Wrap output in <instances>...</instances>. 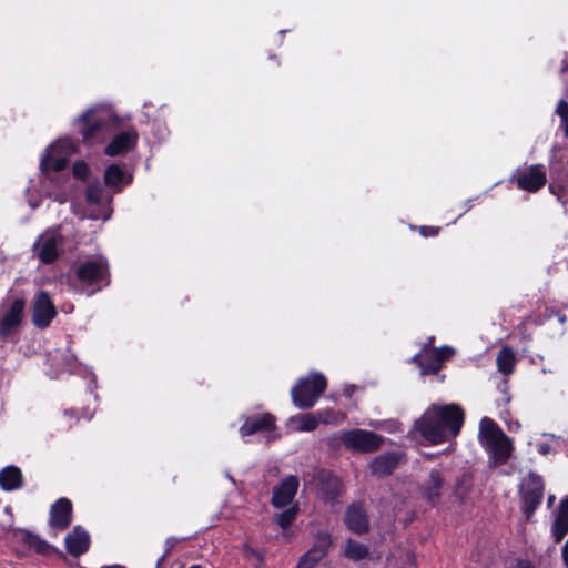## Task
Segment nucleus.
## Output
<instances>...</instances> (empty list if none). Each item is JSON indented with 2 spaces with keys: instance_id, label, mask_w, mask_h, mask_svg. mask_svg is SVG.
<instances>
[{
  "instance_id": "obj_44",
  "label": "nucleus",
  "mask_w": 568,
  "mask_h": 568,
  "mask_svg": "<svg viewBox=\"0 0 568 568\" xmlns=\"http://www.w3.org/2000/svg\"><path fill=\"white\" fill-rule=\"evenodd\" d=\"M562 125L565 129V134L568 136V116L562 120Z\"/></svg>"
},
{
  "instance_id": "obj_46",
  "label": "nucleus",
  "mask_w": 568,
  "mask_h": 568,
  "mask_svg": "<svg viewBox=\"0 0 568 568\" xmlns=\"http://www.w3.org/2000/svg\"><path fill=\"white\" fill-rule=\"evenodd\" d=\"M245 551L247 554L252 555V556H256L257 557V554L253 549H251V548H245Z\"/></svg>"
},
{
  "instance_id": "obj_34",
  "label": "nucleus",
  "mask_w": 568,
  "mask_h": 568,
  "mask_svg": "<svg viewBox=\"0 0 568 568\" xmlns=\"http://www.w3.org/2000/svg\"><path fill=\"white\" fill-rule=\"evenodd\" d=\"M297 515V507L293 506L285 511L281 513L276 517V523L280 525L282 529H286L291 526V524L295 520Z\"/></svg>"
},
{
  "instance_id": "obj_31",
  "label": "nucleus",
  "mask_w": 568,
  "mask_h": 568,
  "mask_svg": "<svg viewBox=\"0 0 568 568\" xmlns=\"http://www.w3.org/2000/svg\"><path fill=\"white\" fill-rule=\"evenodd\" d=\"M516 356L509 346H504L497 354L496 363L503 375H509L514 371Z\"/></svg>"
},
{
  "instance_id": "obj_16",
  "label": "nucleus",
  "mask_w": 568,
  "mask_h": 568,
  "mask_svg": "<svg viewBox=\"0 0 568 568\" xmlns=\"http://www.w3.org/2000/svg\"><path fill=\"white\" fill-rule=\"evenodd\" d=\"M546 173L540 164H534L518 171L516 183L518 189L535 193L546 184Z\"/></svg>"
},
{
  "instance_id": "obj_42",
  "label": "nucleus",
  "mask_w": 568,
  "mask_h": 568,
  "mask_svg": "<svg viewBox=\"0 0 568 568\" xmlns=\"http://www.w3.org/2000/svg\"><path fill=\"white\" fill-rule=\"evenodd\" d=\"M506 424L510 432H517L520 428V423L518 420H506Z\"/></svg>"
},
{
  "instance_id": "obj_29",
  "label": "nucleus",
  "mask_w": 568,
  "mask_h": 568,
  "mask_svg": "<svg viewBox=\"0 0 568 568\" xmlns=\"http://www.w3.org/2000/svg\"><path fill=\"white\" fill-rule=\"evenodd\" d=\"M398 456L396 454H383L374 458L371 463L372 473L376 476L389 475L396 467Z\"/></svg>"
},
{
  "instance_id": "obj_51",
  "label": "nucleus",
  "mask_w": 568,
  "mask_h": 568,
  "mask_svg": "<svg viewBox=\"0 0 568 568\" xmlns=\"http://www.w3.org/2000/svg\"><path fill=\"white\" fill-rule=\"evenodd\" d=\"M226 477H227V479H229V480H231L232 483H234V479H233V477H232L230 474H226Z\"/></svg>"
},
{
  "instance_id": "obj_18",
  "label": "nucleus",
  "mask_w": 568,
  "mask_h": 568,
  "mask_svg": "<svg viewBox=\"0 0 568 568\" xmlns=\"http://www.w3.org/2000/svg\"><path fill=\"white\" fill-rule=\"evenodd\" d=\"M332 545V538L328 534H318L313 547L302 556L297 568H313L327 554Z\"/></svg>"
},
{
  "instance_id": "obj_6",
  "label": "nucleus",
  "mask_w": 568,
  "mask_h": 568,
  "mask_svg": "<svg viewBox=\"0 0 568 568\" xmlns=\"http://www.w3.org/2000/svg\"><path fill=\"white\" fill-rule=\"evenodd\" d=\"M478 440L487 452L489 463L494 466L504 465L514 450L511 439L489 417H483L479 423Z\"/></svg>"
},
{
  "instance_id": "obj_38",
  "label": "nucleus",
  "mask_w": 568,
  "mask_h": 568,
  "mask_svg": "<svg viewBox=\"0 0 568 568\" xmlns=\"http://www.w3.org/2000/svg\"><path fill=\"white\" fill-rule=\"evenodd\" d=\"M556 113L561 118V121L568 118V102L566 100H560L558 102Z\"/></svg>"
},
{
  "instance_id": "obj_5",
  "label": "nucleus",
  "mask_w": 568,
  "mask_h": 568,
  "mask_svg": "<svg viewBox=\"0 0 568 568\" xmlns=\"http://www.w3.org/2000/svg\"><path fill=\"white\" fill-rule=\"evenodd\" d=\"M73 193V184L70 178L63 172H40L38 180H32L27 190V199L31 209L40 205V200L36 195L64 203Z\"/></svg>"
},
{
  "instance_id": "obj_17",
  "label": "nucleus",
  "mask_w": 568,
  "mask_h": 568,
  "mask_svg": "<svg viewBox=\"0 0 568 568\" xmlns=\"http://www.w3.org/2000/svg\"><path fill=\"white\" fill-rule=\"evenodd\" d=\"M72 521V503L65 497L51 505L49 524L52 528L64 530Z\"/></svg>"
},
{
  "instance_id": "obj_30",
  "label": "nucleus",
  "mask_w": 568,
  "mask_h": 568,
  "mask_svg": "<svg viewBox=\"0 0 568 568\" xmlns=\"http://www.w3.org/2000/svg\"><path fill=\"white\" fill-rule=\"evenodd\" d=\"M317 420L313 414H298L288 419L287 427L293 432H312L317 427Z\"/></svg>"
},
{
  "instance_id": "obj_49",
  "label": "nucleus",
  "mask_w": 568,
  "mask_h": 568,
  "mask_svg": "<svg viewBox=\"0 0 568 568\" xmlns=\"http://www.w3.org/2000/svg\"><path fill=\"white\" fill-rule=\"evenodd\" d=\"M72 311V306H67V308L63 307V312L70 313Z\"/></svg>"
},
{
  "instance_id": "obj_45",
  "label": "nucleus",
  "mask_w": 568,
  "mask_h": 568,
  "mask_svg": "<svg viewBox=\"0 0 568 568\" xmlns=\"http://www.w3.org/2000/svg\"><path fill=\"white\" fill-rule=\"evenodd\" d=\"M353 388H354V386L346 387V388H345V390H344V394H345L346 396H351V394H352V392H353Z\"/></svg>"
},
{
  "instance_id": "obj_26",
  "label": "nucleus",
  "mask_w": 568,
  "mask_h": 568,
  "mask_svg": "<svg viewBox=\"0 0 568 568\" xmlns=\"http://www.w3.org/2000/svg\"><path fill=\"white\" fill-rule=\"evenodd\" d=\"M318 479L321 480L320 491L322 497L327 501L334 500L339 494V479L325 470L320 471Z\"/></svg>"
},
{
  "instance_id": "obj_24",
  "label": "nucleus",
  "mask_w": 568,
  "mask_h": 568,
  "mask_svg": "<svg viewBox=\"0 0 568 568\" xmlns=\"http://www.w3.org/2000/svg\"><path fill=\"white\" fill-rule=\"evenodd\" d=\"M24 478L19 467L8 465L0 470V488L3 491H14L22 488Z\"/></svg>"
},
{
  "instance_id": "obj_27",
  "label": "nucleus",
  "mask_w": 568,
  "mask_h": 568,
  "mask_svg": "<svg viewBox=\"0 0 568 568\" xmlns=\"http://www.w3.org/2000/svg\"><path fill=\"white\" fill-rule=\"evenodd\" d=\"M61 354L59 352H55L53 354H50L49 362L51 363V366L53 367V374L54 376H58L60 373L70 372V373H77L78 372V363L75 357L72 354H67L63 356V358H60Z\"/></svg>"
},
{
  "instance_id": "obj_12",
  "label": "nucleus",
  "mask_w": 568,
  "mask_h": 568,
  "mask_svg": "<svg viewBox=\"0 0 568 568\" xmlns=\"http://www.w3.org/2000/svg\"><path fill=\"white\" fill-rule=\"evenodd\" d=\"M338 438L347 449L359 453L374 452L378 449L383 443L382 436L358 428L342 432Z\"/></svg>"
},
{
  "instance_id": "obj_28",
  "label": "nucleus",
  "mask_w": 568,
  "mask_h": 568,
  "mask_svg": "<svg viewBox=\"0 0 568 568\" xmlns=\"http://www.w3.org/2000/svg\"><path fill=\"white\" fill-rule=\"evenodd\" d=\"M444 485V478L439 470L433 469L429 479L424 486V496L433 505L437 504L440 497V490Z\"/></svg>"
},
{
  "instance_id": "obj_36",
  "label": "nucleus",
  "mask_w": 568,
  "mask_h": 568,
  "mask_svg": "<svg viewBox=\"0 0 568 568\" xmlns=\"http://www.w3.org/2000/svg\"><path fill=\"white\" fill-rule=\"evenodd\" d=\"M90 168L84 161H77L72 168V174L75 179L85 180L89 176Z\"/></svg>"
},
{
  "instance_id": "obj_33",
  "label": "nucleus",
  "mask_w": 568,
  "mask_h": 568,
  "mask_svg": "<svg viewBox=\"0 0 568 568\" xmlns=\"http://www.w3.org/2000/svg\"><path fill=\"white\" fill-rule=\"evenodd\" d=\"M317 425H338L345 420L346 415L343 412L326 408L314 413Z\"/></svg>"
},
{
  "instance_id": "obj_23",
  "label": "nucleus",
  "mask_w": 568,
  "mask_h": 568,
  "mask_svg": "<svg viewBox=\"0 0 568 568\" xmlns=\"http://www.w3.org/2000/svg\"><path fill=\"white\" fill-rule=\"evenodd\" d=\"M557 161H566L568 162V152L565 150L559 149L558 151L552 152V156L550 160V175L552 179V183L549 185V190L552 194L557 195L560 200L562 194V185L560 184L561 175L565 174V170H561L560 168H557L556 162Z\"/></svg>"
},
{
  "instance_id": "obj_37",
  "label": "nucleus",
  "mask_w": 568,
  "mask_h": 568,
  "mask_svg": "<svg viewBox=\"0 0 568 568\" xmlns=\"http://www.w3.org/2000/svg\"><path fill=\"white\" fill-rule=\"evenodd\" d=\"M178 541H179V539L175 537H169L165 540V551H164L163 556L158 560V564H156L158 568L164 561V559L171 552V550L174 548V546L176 545Z\"/></svg>"
},
{
  "instance_id": "obj_15",
  "label": "nucleus",
  "mask_w": 568,
  "mask_h": 568,
  "mask_svg": "<svg viewBox=\"0 0 568 568\" xmlns=\"http://www.w3.org/2000/svg\"><path fill=\"white\" fill-rule=\"evenodd\" d=\"M525 511L529 515L535 511L542 499L544 483L539 475L530 473L521 484Z\"/></svg>"
},
{
  "instance_id": "obj_32",
  "label": "nucleus",
  "mask_w": 568,
  "mask_h": 568,
  "mask_svg": "<svg viewBox=\"0 0 568 568\" xmlns=\"http://www.w3.org/2000/svg\"><path fill=\"white\" fill-rule=\"evenodd\" d=\"M343 554L349 560L359 561L368 556L369 549L365 544L348 539L345 544Z\"/></svg>"
},
{
  "instance_id": "obj_19",
  "label": "nucleus",
  "mask_w": 568,
  "mask_h": 568,
  "mask_svg": "<svg viewBox=\"0 0 568 568\" xmlns=\"http://www.w3.org/2000/svg\"><path fill=\"white\" fill-rule=\"evenodd\" d=\"M298 484L296 476L285 477L281 484L273 489L272 503L274 507L282 508L291 504L297 493Z\"/></svg>"
},
{
  "instance_id": "obj_9",
  "label": "nucleus",
  "mask_w": 568,
  "mask_h": 568,
  "mask_svg": "<svg viewBox=\"0 0 568 568\" xmlns=\"http://www.w3.org/2000/svg\"><path fill=\"white\" fill-rule=\"evenodd\" d=\"M75 152V143L70 138H61L51 143L43 151L40 159V172H62L72 154Z\"/></svg>"
},
{
  "instance_id": "obj_3",
  "label": "nucleus",
  "mask_w": 568,
  "mask_h": 568,
  "mask_svg": "<svg viewBox=\"0 0 568 568\" xmlns=\"http://www.w3.org/2000/svg\"><path fill=\"white\" fill-rule=\"evenodd\" d=\"M464 424V410L457 404L430 405L414 428L430 444L443 443L456 437Z\"/></svg>"
},
{
  "instance_id": "obj_43",
  "label": "nucleus",
  "mask_w": 568,
  "mask_h": 568,
  "mask_svg": "<svg viewBox=\"0 0 568 568\" xmlns=\"http://www.w3.org/2000/svg\"><path fill=\"white\" fill-rule=\"evenodd\" d=\"M514 568H534L529 561L518 560Z\"/></svg>"
},
{
  "instance_id": "obj_48",
  "label": "nucleus",
  "mask_w": 568,
  "mask_h": 568,
  "mask_svg": "<svg viewBox=\"0 0 568 568\" xmlns=\"http://www.w3.org/2000/svg\"><path fill=\"white\" fill-rule=\"evenodd\" d=\"M558 321H559L560 323H564V322L566 321L565 315H559V316H558Z\"/></svg>"
},
{
  "instance_id": "obj_13",
  "label": "nucleus",
  "mask_w": 568,
  "mask_h": 568,
  "mask_svg": "<svg viewBox=\"0 0 568 568\" xmlns=\"http://www.w3.org/2000/svg\"><path fill=\"white\" fill-rule=\"evenodd\" d=\"M11 541L16 547V551L22 556L30 551L45 555L52 549L45 540L41 539L33 532L21 528L12 529Z\"/></svg>"
},
{
  "instance_id": "obj_22",
  "label": "nucleus",
  "mask_w": 568,
  "mask_h": 568,
  "mask_svg": "<svg viewBox=\"0 0 568 568\" xmlns=\"http://www.w3.org/2000/svg\"><path fill=\"white\" fill-rule=\"evenodd\" d=\"M345 524L349 530L358 535L365 534L368 530V519L359 504L348 507L345 515Z\"/></svg>"
},
{
  "instance_id": "obj_10",
  "label": "nucleus",
  "mask_w": 568,
  "mask_h": 568,
  "mask_svg": "<svg viewBox=\"0 0 568 568\" xmlns=\"http://www.w3.org/2000/svg\"><path fill=\"white\" fill-rule=\"evenodd\" d=\"M433 342L434 336H430L427 345H425L422 352L414 355L412 358L413 362L418 364L423 375L436 374L442 369L443 364L450 359L455 354V349L448 345L429 348Z\"/></svg>"
},
{
  "instance_id": "obj_20",
  "label": "nucleus",
  "mask_w": 568,
  "mask_h": 568,
  "mask_svg": "<svg viewBox=\"0 0 568 568\" xmlns=\"http://www.w3.org/2000/svg\"><path fill=\"white\" fill-rule=\"evenodd\" d=\"M275 418L270 413L246 417L240 427V435L246 437L262 430H271L274 428Z\"/></svg>"
},
{
  "instance_id": "obj_39",
  "label": "nucleus",
  "mask_w": 568,
  "mask_h": 568,
  "mask_svg": "<svg viewBox=\"0 0 568 568\" xmlns=\"http://www.w3.org/2000/svg\"><path fill=\"white\" fill-rule=\"evenodd\" d=\"M438 230H439L438 227H433V226H420L419 233L425 237L435 236V235H437Z\"/></svg>"
},
{
  "instance_id": "obj_35",
  "label": "nucleus",
  "mask_w": 568,
  "mask_h": 568,
  "mask_svg": "<svg viewBox=\"0 0 568 568\" xmlns=\"http://www.w3.org/2000/svg\"><path fill=\"white\" fill-rule=\"evenodd\" d=\"M367 425L369 427H373V428H377V429H383V430H386L388 433H395L397 430H399V423L396 422V420H369L367 423Z\"/></svg>"
},
{
  "instance_id": "obj_47",
  "label": "nucleus",
  "mask_w": 568,
  "mask_h": 568,
  "mask_svg": "<svg viewBox=\"0 0 568 568\" xmlns=\"http://www.w3.org/2000/svg\"><path fill=\"white\" fill-rule=\"evenodd\" d=\"M469 209H470V201H468V202L465 204L464 212L468 211Z\"/></svg>"
},
{
  "instance_id": "obj_4",
  "label": "nucleus",
  "mask_w": 568,
  "mask_h": 568,
  "mask_svg": "<svg viewBox=\"0 0 568 568\" xmlns=\"http://www.w3.org/2000/svg\"><path fill=\"white\" fill-rule=\"evenodd\" d=\"M110 283L109 264L102 255H95L80 261L74 267L71 278L72 287L88 296L100 292Z\"/></svg>"
},
{
  "instance_id": "obj_52",
  "label": "nucleus",
  "mask_w": 568,
  "mask_h": 568,
  "mask_svg": "<svg viewBox=\"0 0 568 568\" xmlns=\"http://www.w3.org/2000/svg\"><path fill=\"white\" fill-rule=\"evenodd\" d=\"M455 494H456V495H458V496H460V494H459V489H458V488L455 490Z\"/></svg>"
},
{
  "instance_id": "obj_2",
  "label": "nucleus",
  "mask_w": 568,
  "mask_h": 568,
  "mask_svg": "<svg viewBox=\"0 0 568 568\" xmlns=\"http://www.w3.org/2000/svg\"><path fill=\"white\" fill-rule=\"evenodd\" d=\"M103 180L108 190L103 189L98 181L88 185L85 191L87 206L82 219L108 221L113 213V194L122 192L124 186L131 184L133 176L126 173L121 165L112 163L106 166Z\"/></svg>"
},
{
  "instance_id": "obj_21",
  "label": "nucleus",
  "mask_w": 568,
  "mask_h": 568,
  "mask_svg": "<svg viewBox=\"0 0 568 568\" xmlns=\"http://www.w3.org/2000/svg\"><path fill=\"white\" fill-rule=\"evenodd\" d=\"M64 541H65L67 550L72 556L78 557V556L84 554L89 549L90 536L83 527L75 526L72 529V531L65 536Z\"/></svg>"
},
{
  "instance_id": "obj_1",
  "label": "nucleus",
  "mask_w": 568,
  "mask_h": 568,
  "mask_svg": "<svg viewBox=\"0 0 568 568\" xmlns=\"http://www.w3.org/2000/svg\"><path fill=\"white\" fill-rule=\"evenodd\" d=\"M73 125L88 145L103 143L104 154L111 158L124 156L135 150L139 131L130 115H119L104 105H93L77 116Z\"/></svg>"
},
{
  "instance_id": "obj_8",
  "label": "nucleus",
  "mask_w": 568,
  "mask_h": 568,
  "mask_svg": "<svg viewBox=\"0 0 568 568\" xmlns=\"http://www.w3.org/2000/svg\"><path fill=\"white\" fill-rule=\"evenodd\" d=\"M327 387L326 377L320 372H311L301 377L291 389L292 402L295 407L306 409L313 407Z\"/></svg>"
},
{
  "instance_id": "obj_7",
  "label": "nucleus",
  "mask_w": 568,
  "mask_h": 568,
  "mask_svg": "<svg viewBox=\"0 0 568 568\" xmlns=\"http://www.w3.org/2000/svg\"><path fill=\"white\" fill-rule=\"evenodd\" d=\"M26 303L22 298L6 300L0 304V345L19 341L24 321Z\"/></svg>"
},
{
  "instance_id": "obj_25",
  "label": "nucleus",
  "mask_w": 568,
  "mask_h": 568,
  "mask_svg": "<svg viewBox=\"0 0 568 568\" xmlns=\"http://www.w3.org/2000/svg\"><path fill=\"white\" fill-rule=\"evenodd\" d=\"M551 531L556 542L561 541L568 534V497L564 498L558 507Z\"/></svg>"
},
{
  "instance_id": "obj_41",
  "label": "nucleus",
  "mask_w": 568,
  "mask_h": 568,
  "mask_svg": "<svg viewBox=\"0 0 568 568\" xmlns=\"http://www.w3.org/2000/svg\"><path fill=\"white\" fill-rule=\"evenodd\" d=\"M169 134L168 128L163 124L159 125V130L156 132L158 140H164Z\"/></svg>"
},
{
  "instance_id": "obj_11",
  "label": "nucleus",
  "mask_w": 568,
  "mask_h": 568,
  "mask_svg": "<svg viewBox=\"0 0 568 568\" xmlns=\"http://www.w3.org/2000/svg\"><path fill=\"white\" fill-rule=\"evenodd\" d=\"M62 230L50 229L43 232L33 244V253L41 263L49 264L62 252Z\"/></svg>"
},
{
  "instance_id": "obj_14",
  "label": "nucleus",
  "mask_w": 568,
  "mask_h": 568,
  "mask_svg": "<svg viewBox=\"0 0 568 568\" xmlns=\"http://www.w3.org/2000/svg\"><path fill=\"white\" fill-rule=\"evenodd\" d=\"M57 315L55 306L45 292H40L34 296L32 307V323L38 328H45L50 325Z\"/></svg>"
},
{
  "instance_id": "obj_40",
  "label": "nucleus",
  "mask_w": 568,
  "mask_h": 568,
  "mask_svg": "<svg viewBox=\"0 0 568 568\" xmlns=\"http://www.w3.org/2000/svg\"><path fill=\"white\" fill-rule=\"evenodd\" d=\"M551 450H552L551 446L546 442H540L537 444V452L540 455L546 456V455L550 454Z\"/></svg>"
},
{
  "instance_id": "obj_50",
  "label": "nucleus",
  "mask_w": 568,
  "mask_h": 568,
  "mask_svg": "<svg viewBox=\"0 0 568 568\" xmlns=\"http://www.w3.org/2000/svg\"><path fill=\"white\" fill-rule=\"evenodd\" d=\"M4 511H6V514H8V515H10V516H11V514H12V513H11V508H10V507H6V508H4Z\"/></svg>"
}]
</instances>
